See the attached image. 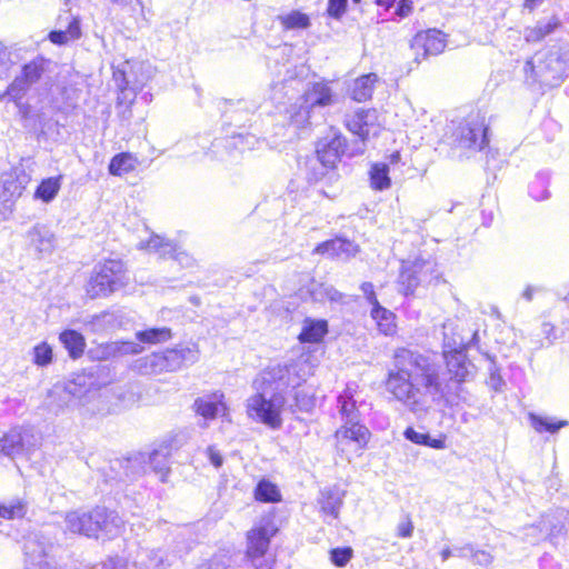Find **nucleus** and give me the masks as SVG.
Masks as SVG:
<instances>
[{"label":"nucleus","mask_w":569,"mask_h":569,"mask_svg":"<svg viewBox=\"0 0 569 569\" xmlns=\"http://www.w3.org/2000/svg\"><path fill=\"white\" fill-rule=\"evenodd\" d=\"M137 159L130 152H120L109 162L108 171L111 176L121 177L136 169Z\"/></svg>","instance_id":"34"},{"label":"nucleus","mask_w":569,"mask_h":569,"mask_svg":"<svg viewBox=\"0 0 569 569\" xmlns=\"http://www.w3.org/2000/svg\"><path fill=\"white\" fill-rule=\"evenodd\" d=\"M28 243L41 254H49L54 248V234L44 226H34L27 232Z\"/></svg>","instance_id":"25"},{"label":"nucleus","mask_w":569,"mask_h":569,"mask_svg":"<svg viewBox=\"0 0 569 569\" xmlns=\"http://www.w3.org/2000/svg\"><path fill=\"white\" fill-rule=\"evenodd\" d=\"M293 399L295 406L302 412H310L316 406L315 396L305 389L296 390Z\"/></svg>","instance_id":"47"},{"label":"nucleus","mask_w":569,"mask_h":569,"mask_svg":"<svg viewBox=\"0 0 569 569\" xmlns=\"http://www.w3.org/2000/svg\"><path fill=\"white\" fill-rule=\"evenodd\" d=\"M560 26V21L557 17H551L546 20L537 22L536 27L527 30L526 40L529 42H536L545 39L547 36L552 33Z\"/></svg>","instance_id":"39"},{"label":"nucleus","mask_w":569,"mask_h":569,"mask_svg":"<svg viewBox=\"0 0 569 569\" xmlns=\"http://www.w3.org/2000/svg\"><path fill=\"white\" fill-rule=\"evenodd\" d=\"M302 170L309 183H317L336 169L325 166L319 156L315 154L306 158Z\"/></svg>","instance_id":"30"},{"label":"nucleus","mask_w":569,"mask_h":569,"mask_svg":"<svg viewBox=\"0 0 569 569\" xmlns=\"http://www.w3.org/2000/svg\"><path fill=\"white\" fill-rule=\"evenodd\" d=\"M371 318L376 321L378 329L385 336H390L396 330L395 315L385 307L371 309Z\"/></svg>","instance_id":"41"},{"label":"nucleus","mask_w":569,"mask_h":569,"mask_svg":"<svg viewBox=\"0 0 569 569\" xmlns=\"http://www.w3.org/2000/svg\"><path fill=\"white\" fill-rule=\"evenodd\" d=\"M90 569H126V563L119 557H111L99 565L92 566Z\"/></svg>","instance_id":"57"},{"label":"nucleus","mask_w":569,"mask_h":569,"mask_svg":"<svg viewBox=\"0 0 569 569\" xmlns=\"http://www.w3.org/2000/svg\"><path fill=\"white\" fill-rule=\"evenodd\" d=\"M528 419L530 422V426L538 432V433H557L561 428L568 426L567 420H557L551 417L541 416L535 412H530L528 415Z\"/></svg>","instance_id":"33"},{"label":"nucleus","mask_w":569,"mask_h":569,"mask_svg":"<svg viewBox=\"0 0 569 569\" xmlns=\"http://www.w3.org/2000/svg\"><path fill=\"white\" fill-rule=\"evenodd\" d=\"M319 503L321 511L325 515L330 516L332 519H337L343 503V495L336 487L325 488L320 492Z\"/></svg>","instance_id":"27"},{"label":"nucleus","mask_w":569,"mask_h":569,"mask_svg":"<svg viewBox=\"0 0 569 569\" xmlns=\"http://www.w3.org/2000/svg\"><path fill=\"white\" fill-rule=\"evenodd\" d=\"M171 452V445L164 442L147 455V469H150L161 482H167L170 473Z\"/></svg>","instance_id":"20"},{"label":"nucleus","mask_w":569,"mask_h":569,"mask_svg":"<svg viewBox=\"0 0 569 569\" xmlns=\"http://www.w3.org/2000/svg\"><path fill=\"white\" fill-rule=\"evenodd\" d=\"M356 117H361L360 124L363 127L366 132L370 136L372 129L375 128V121H376V111L375 110H365L360 109L355 112Z\"/></svg>","instance_id":"52"},{"label":"nucleus","mask_w":569,"mask_h":569,"mask_svg":"<svg viewBox=\"0 0 569 569\" xmlns=\"http://www.w3.org/2000/svg\"><path fill=\"white\" fill-rule=\"evenodd\" d=\"M254 498L261 502H278L281 500V495L278 487L269 480H260L254 489Z\"/></svg>","instance_id":"42"},{"label":"nucleus","mask_w":569,"mask_h":569,"mask_svg":"<svg viewBox=\"0 0 569 569\" xmlns=\"http://www.w3.org/2000/svg\"><path fill=\"white\" fill-rule=\"evenodd\" d=\"M63 391L73 399H80L87 392V388L80 381L72 380L66 383Z\"/></svg>","instance_id":"54"},{"label":"nucleus","mask_w":569,"mask_h":569,"mask_svg":"<svg viewBox=\"0 0 569 569\" xmlns=\"http://www.w3.org/2000/svg\"><path fill=\"white\" fill-rule=\"evenodd\" d=\"M37 439L29 428H12L0 438V455L11 459L34 447Z\"/></svg>","instance_id":"13"},{"label":"nucleus","mask_w":569,"mask_h":569,"mask_svg":"<svg viewBox=\"0 0 569 569\" xmlns=\"http://www.w3.org/2000/svg\"><path fill=\"white\" fill-rule=\"evenodd\" d=\"M300 382L296 363L277 365L263 370L252 382L256 392L246 401L248 418L272 430L280 429L283 423L284 392Z\"/></svg>","instance_id":"2"},{"label":"nucleus","mask_w":569,"mask_h":569,"mask_svg":"<svg viewBox=\"0 0 569 569\" xmlns=\"http://www.w3.org/2000/svg\"><path fill=\"white\" fill-rule=\"evenodd\" d=\"M61 176L43 179L34 191V199L44 203H50L57 197L61 189Z\"/></svg>","instance_id":"36"},{"label":"nucleus","mask_w":569,"mask_h":569,"mask_svg":"<svg viewBox=\"0 0 569 569\" xmlns=\"http://www.w3.org/2000/svg\"><path fill=\"white\" fill-rule=\"evenodd\" d=\"M113 80L119 90L117 109L122 120H129L131 117L130 106L136 99L137 91L143 88L144 81L132 79V66L129 62L113 70Z\"/></svg>","instance_id":"12"},{"label":"nucleus","mask_w":569,"mask_h":569,"mask_svg":"<svg viewBox=\"0 0 569 569\" xmlns=\"http://www.w3.org/2000/svg\"><path fill=\"white\" fill-rule=\"evenodd\" d=\"M64 522L70 532L94 539H112L120 533L123 526V520L117 511L100 506L89 511H70L66 515Z\"/></svg>","instance_id":"4"},{"label":"nucleus","mask_w":569,"mask_h":569,"mask_svg":"<svg viewBox=\"0 0 569 569\" xmlns=\"http://www.w3.org/2000/svg\"><path fill=\"white\" fill-rule=\"evenodd\" d=\"M352 556L353 550L351 547H337L330 550V560L338 568L346 567Z\"/></svg>","instance_id":"48"},{"label":"nucleus","mask_w":569,"mask_h":569,"mask_svg":"<svg viewBox=\"0 0 569 569\" xmlns=\"http://www.w3.org/2000/svg\"><path fill=\"white\" fill-rule=\"evenodd\" d=\"M361 117H356L355 114L347 121V128L351 131L358 139L353 141H362L363 142V151L366 150V141L369 138V134L366 132L363 127L360 124Z\"/></svg>","instance_id":"50"},{"label":"nucleus","mask_w":569,"mask_h":569,"mask_svg":"<svg viewBox=\"0 0 569 569\" xmlns=\"http://www.w3.org/2000/svg\"><path fill=\"white\" fill-rule=\"evenodd\" d=\"M471 560H472L473 565H477V566H480L483 568H488L493 561V556L486 550L476 548Z\"/></svg>","instance_id":"55"},{"label":"nucleus","mask_w":569,"mask_h":569,"mask_svg":"<svg viewBox=\"0 0 569 569\" xmlns=\"http://www.w3.org/2000/svg\"><path fill=\"white\" fill-rule=\"evenodd\" d=\"M451 144L470 152L482 151L489 144V126L480 111L463 118L451 132Z\"/></svg>","instance_id":"8"},{"label":"nucleus","mask_w":569,"mask_h":569,"mask_svg":"<svg viewBox=\"0 0 569 569\" xmlns=\"http://www.w3.org/2000/svg\"><path fill=\"white\" fill-rule=\"evenodd\" d=\"M475 550L476 546L472 543H467L462 547H455V556L463 559H472Z\"/></svg>","instance_id":"62"},{"label":"nucleus","mask_w":569,"mask_h":569,"mask_svg":"<svg viewBox=\"0 0 569 569\" xmlns=\"http://www.w3.org/2000/svg\"><path fill=\"white\" fill-rule=\"evenodd\" d=\"M413 3L411 0H399L396 6L395 13L400 18H406L410 14L412 11Z\"/></svg>","instance_id":"59"},{"label":"nucleus","mask_w":569,"mask_h":569,"mask_svg":"<svg viewBox=\"0 0 569 569\" xmlns=\"http://www.w3.org/2000/svg\"><path fill=\"white\" fill-rule=\"evenodd\" d=\"M59 341L73 360L82 357L86 348V339L82 333L74 329H64L59 335Z\"/></svg>","instance_id":"26"},{"label":"nucleus","mask_w":569,"mask_h":569,"mask_svg":"<svg viewBox=\"0 0 569 569\" xmlns=\"http://www.w3.org/2000/svg\"><path fill=\"white\" fill-rule=\"evenodd\" d=\"M137 339L144 343H159L168 341L171 338V330L167 327L150 328L138 331Z\"/></svg>","instance_id":"44"},{"label":"nucleus","mask_w":569,"mask_h":569,"mask_svg":"<svg viewBox=\"0 0 569 569\" xmlns=\"http://www.w3.org/2000/svg\"><path fill=\"white\" fill-rule=\"evenodd\" d=\"M53 359V350L52 347L42 341L36 345L32 349V361L38 367H47L52 362Z\"/></svg>","instance_id":"46"},{"label":"nucleus","mask_w":569,"mask_h":569,"mask_svg":"<svg viewBox=\"0 0 569 569\" xmlns=\"http://www.w3.org/2000/svg\"><path fill=\"white\" fill-rule=\"evenodd\" d=\"M24 555L27 557L26 569H51L50 565L46 561V553L43 548H40L36 555L34 550L31 551V543L28 541L24 545Z\"/></svg>","instance_id":"45"},{"label":"nucleus","mask_w":569,"mask_h":569,"mask_svg":"<svg viewBox=\"0 0 569 569\" xmlns=\"http://www.w3.org/2000/svg\"><path fill=\"white\" fill-rule=\"evenodd\" d=\"M193 408L199 416L208 420L217 418L220 413L224 415L228 410L224 395L220 391L198 397L194 400Z\"/></svg>","instance_id":"21"},{"label":"nucleus","mask_w":569,"mask_h":569,"mask_svg":"<svg viewBox=\"0 0 569 569\" xmlns=\"http://www.w3.org/2000/svg\"><path fill=\"white\" fill-rule=\"evenodd\" d=\"M371 188L377 191L386 190L391 184L389 177V166L382 162H376L371 166L369 171Z\"/></svg>","instance_id":"40"},{"label":"nucleus","mask_w":569,"mask_h":569,"mask_svg":"<svg viewBox=\"0 0 569 569\" xmlns=\"http://www.w3.org/2000/svg\"><path fill=\"white\" fill-rule=\"evenodd\" d=\"M326 283L311 280L307 287V292L312 301L322 302L326 300V296L323 295L326 292Z\"/></svg>","instance_id":"51"},{"label":"nucleus","mask_w":569,"mask_h":569,"mask_svg":"<svg viewBox=\"0 0 569 569\" xmlns=\"http://www.w3.org/2000/svg\"><path fill=\"white\" fill-rule=\"evenodd\" d=\"M348 0H328L327 13L330 18L340 19L347 9Z\"/></svg>","instance_id":"53"},{"label":"nucleus","mask_w":569,"mask_h":569,"mask_svg":"<svg viewBox=\"0 0 569 569\" xmlns=\"http://www.w3.org/2000/svg\"><path fill=\"white\" fill-rule=\"evenodd\" d=\"M301 99L316 112L335 102L332 89L326 82L311 83L301 96Z\"/></svg>","instance_id":"22"},{"label":"nucleus","mask_w":569,"mask_h":569,"mask_svg":"<svg viewBox=\"0 0 569 569\" xmlns=\"http://www.w3.org/2000/svg\"><path fill=\"white\" fill-rule=\"evenodd\" d=\"M49 39L51 42L56 44H64L70 38L66 31H51L49 34Z\"/></svg>","instance_id":"64"},{"label":"nucleus","mask_w":569,"mask_h":569,"mask_svg":"<svg viewBox=\"0 0 569 569\" xmlns=\"http://www.w3.org/2000/svg\"><path fill=\"white\" fill-rule=\"evenodd\" d=\"M217 108L221 113L222 127L226 129V137L217 138L211 143L212 152L218 154V149L223 147L228 153L232 151L243 152L252 150L259 143L257 134L246 130L254 116L258 104L246 99H218Z\"/></svg>","instance_id":"3"},{"label":"nucleus","mask_w":569,"mask_h":569,"mask_svg":"<svg viewBox=\"0 0 569 569\" xmlns=\"http://www.w3.org/2000/svg\"><path fill=\"white\" fill-rule=\"evenodd\" d=\"M277 20L286 31L306 30L311 26L309 16L299 10H291L289 13L279 14Z\"/></svg>","instance_id":"37"},{"label":"nucleus","mask_w":569,"mask_h":569,"mask_svg":"<svg viewBox=\"0 0 569 569\" xmlns=\"http://www.w3.org/2000/svg\"><path fill=\"white\" fill-rule=\"evenodd\" d=\"M378 80V76L373 72L358 77L349 86L348 92L350 98L357 102H365L371 99Z\"/></svg>","instance_id":"24"},{"label":"nucleus","mask_w":569,"mask_h":569,"mask_svg":"<svg viewBox=\"0 0 569 569\" xmlns=\"http://www.w3.org/2000/svg\"><path fill=\"white\" fill-rule=\"evenodd\" d=\"M128 272L121 259H106L94 264L87 292L91 298L108 297L127 286Z\"/></svg>","instance_id":"7"},{"label":"nucleus","mask_w":569,"mask_h":569,"mask_svg":"<svg viewBox=\"0 0 569 569\" xmlns=\"http://www.w3.org/2000/svg\"><path fill=\"white\" fill-rule=\"evenodd\" d=\"M566 516L563 510H557L542 516L538 526H530L529 531L540 530L543 538L549 539L551 543L557 545L558 539L563 537L567 532L566 529Z\"/></svg>","instance_id":"17"},{"label":"nucleus","mask_w":569,"mask_h":569,"mask_svg":"<svg viewBox=\"0 0 569 569\" xmlns=\"http://www.w3.org/2000/svg\"><path fill=\"white\" fill-rule=\"evenodd\" d=\"M29 181L30 177L24 173L23 169L3 173L0 179V203L9 209L22 194Z\"/></svg>","instance_id":"16"},{"label":"nucleus","mask_w":569,"mask_h":569,"mask_svg":"<svg viewBox=\"0 0 569 569\" xmlns=\"http://www.w3.org/2000/svg\"><path fill=\"white\" fill-rule=\"evenodd\" d=\"M413 523L408 516H406L397 526V536L399 538H410L413 533Z\"/></svg>","instance_id":"56"},{"label":"nucleus","mask_w":569,"mask_h":569,"mask_svg":"<svg viewBox=\"0 0 569 569\" xmlns=\"http://www.w3.org/2000/svg\"><path fill=\"white\" fill-rule=\"evenodd\" d=\"M527 79L555 88L569 78V49L537 52L525 64Z\"/></svg>","instance_id":"5"},{"label":"nucleus","mask_w":569,"mask_h":569,"mask_svg":"<svg viewBox=\"0 0 569 569\" xmlns=\"http://www.w3.org/2000/svg\"><path fill=\"white\" fill-rule=\"evenodd\" d=\"M328 332V322L326 320H308L299 333V340L302 343H318Z\"/></svg>","instance_id":"32"},{"label":"nucleus","mask_w":569,"mask_h":569,"mask_svg":"<svg viewBox=\"0 0 569 569\" xmlns=\"http://www.w3.org/2000/svg\"><path fill=\"white\" fill-rule=\"evenodd\" d=\"M359 251V246L353 241L346 238H333L319 243L315 252L318 254L337 258L340 260H348L355 257Z\"/></svg>","instance_id":"19"},{"label":"nucleus","mask_w":569,"mask_h":569,"mask_svg":"<svg viewBox=\"0 0 569 569\" xmlns=\"http://www.w3.org/2000/svg\"><path fill=\"white\" fill-rule=\"evenodd\" d=\"M353 396L355 390L349 385L338 396L339 412L345 422H355L359 419V411Z\"/></svg>","instance_id":"29"},{"label":"nucleus","mask_w":569,"mask_h":569,"mask_svg":"<svg viewBox=\"0 0 569 569\" xmlns=\"http://www.w3.org/2000/svg\"><path fill=\"white\" fill-rule=\"evenodd\" d=\"M273 535V528L267 525H260L249 530L247 533V557L252 561L262 558Z\"/></svg>","instance_id":"18"},{"label":"nucleus","mask_w":569,"mask_h":569,"mask_svg":"<svg viewBox=\"0 0 569 569\" xmlns=\"http://www.w3.org/2000/svg\"><path fill=\"white\" fill-rule=\"evenodd\" d=\"M199 350L196 345H178L174 348L153 352L140 359V370L147 375L177 371L197 362Z\"/></svg>","instance_id":"6"},{"label":"nucleus","mask_w":569,"mask_h":569,"mask_svg":"<svg viewBox=\"0 0 569 569\" xmlns=\"http://www.w3.org/2000/svg\"><path fill=\"white\" fill-rule=\"evenodd\" d=\"M410 47L415 51V60L419 62L421 59L437 56L443 51L446 47L445 36L437 29L420 31L412 38Z\"/></svg>","instance_id":"15"},{"label":"nucleus","mask_w":569,"mask_h":569,"mask_svg":"<svg viewBox=\"0 0 569 569\" xmlns=\"http://www.w3.org/2000/svg\"><path fill=\"white\" fill-rule=\"evenodd\" d=\"M28 502L19 497L0 503V517L8 520L21 519L27 515Z\"/></svg>","instance_id":"38"},{"label":"nucleus","mask_w":569,"mask_h":569,"mask_svg":"<svg viewBox=\"0 0 569 569\" xmlns=\"http://www.w3.org/2000/svg\"><path fill=\"white\" fill-rule=\"evenodd\" d=\"M550 173L548 171H539L528 186L529 196L536 201L549 199Z\"/></svg>","instance_id":"35"},{"label":"nucleus","mask_w":569,"mask_h":569,"mask_svg":"<svg viewBox=\"0 0 569 569\" xmlns=\"http://www.w3.org/2000/svg\"><path fill=\"white\" fill-rule=\"evenodd\" d=\"M140 248L157 252L160 257L172 260V263L181 268H191L194 264V259L188 252L157 234L151 236L147 242H140Z\"/></svg>","instance_id":"14"},{"label":"nucleus","mask_w":569,"mask_h":569,"mask_svg":"<svg viewBox=\"0 0 569 569\" xmlns=\"http://www.w3.org/2000/svg\"><path fill=\"white\" fill-rule=\"evenodd\" d=\"M545 289L541 286H527L521 293V298L528 302L532 301L535 295L543 292Z\"/></svg>","instance_id":"63"},{"label":"nucleus","mask_w":569,"mask_h":569,"mask_svg":"<svg viewBox=\"0 0 569 569\" xmlns=\"http://www.w3.org/2000/svg\"><path fill=\"white\" fill-rule=\"evenodd\" d=\"M489 378L487 380V385L495 391L501 392L506 387V381L500 373V368L497 366L496 361H491L488 368Z\"/></svg>","instance_id":"49"},{"label":"nucleus","mask_w":569,"mask_h":569,"mask_svg":"<svg viewBox=\"0 0 569 569\" xmlns=\"http://www.w3.org/2000/svg\"><path fill=\"white\" fill-rule=\"evenodd\" d=\"M229 567V560L223 555L213 556L207 565V569H227Z\"/></svg>","instance_id":"58"},{"label":"nucleus","mask_w":569,"mask_h":569,"mask_svg":"<svg viewBox=\"0 0 569 569\" xmlns=\"http://www.w3.org/2000/svg\"><path fill=\"white\" fill-rule=\"evenodd\" d=\"M116 463L123 470V476L128 480H136L138 477L147 473V455L142 452L123 460H116Z\"/></svg>","instance_id":"28"},{"label":"nucleus","mask_w":569,"mask_h":569,"mask_svg":"<svg viewBox=\"0 0 569 569\" xmlns=\"http://www.w3.org/2000/svg\"><path fill=\"white\" fill-rule=\"evenodd\" d=\"M287 114L298 129H306L323 119V116L305 103L301 97L287 109Z\"/></svg>","instance_id":"23"},{"label":"nucleus","mask_w":569,"mask_h":569,"mask_svg":"<svg viewBox=\"0 0 569 569\" xmlns=\"http://www.w3.org/2000/svg\"><path fill=\"white\" fill-rule=\"evenodd\" d=\"M316 154L325 166L337 169L345 157L351 159L363 154V142H349L341 132L332 131L317 142Z\"/></svg>","instance_id":"9"},{"label":"nucleus","mask_w":569,"mask_h":569,"mask_svg":"<svg viewBox=\"0 0 569 569\" xmlns=\"http://www.w3.org/2000/svg\"><path fill=\"white\" fill-rule=\"evenodd\" d=\"M342 433L343 437L357 442L360 447H365L370 437L368 428L361 425L359 419L355 422H345Z\"/></svg>","instance_id":"43"},{"label":"nucleus","mask_w":569,"mask_h":569,"mask_svg":"<svg viewBox=\"0 0 569 569\" xmlns=\"http://www.w3.org/2000/svg\"><path fill=\"white\" fill-rule=\"evenodd\" d=\"M441 276L438 264L433 259L416 258L402 261L399 274V283L405 293H413L417 287L437 282Z\"/></svg>","instance_id":"11"},{"label":"nucleus","mask_w":569,"mask_h":569,"mask_svg":"<svg viewBox=\"0 0 569 569\" xmlns=\"http://www.w3.org/2000/svg\"><path fill=\"white\" fill-rule=\"evenodd\" d=\"M455 340L443 342L442 356L447 370L437 353L416 348H398L393 353V369L386 380V389L410 412L425 415L435 403L458 398L468 380L467 357Z\"/></svg>","instance_id":"1"},{"label":"nucleus","mask_w":569,"mask_h":569,"mask_svg":"<svg viewBox=\"0 0 569 569\" xmlns=\"http://www.w3.org/2000/svg\"><path fill=\"white\" fill-rule=\"evenodd\" d=\"M50 66V60L37 57L24 63L21 71L3 92H0V101L18 102L23 100L31 87L40 81Z\"/></svg>","instance_id":"10"},{"label":"nucleus","mask_w":569,"mask_h":569,"mask_svg":"<svg viewBox=\"0 0 569 569\" xmlns=\"http://www.w3.org/2000/svg\"><path fill=\"white\" fill-rule=\"evenodd\" d=\"M403 437L406 440L419 445L429 447L432 449H445L446 448V437L439 436L438 438L431 437L428 432L417 431L413 427H407L403 431Z\"/></svg>","instance_id":"31"},{"label":"nucleus","mask_w":569,"mask_h":569,"mask_svg":"<svg viewBox=\"0 0 569 569\" xmlns=\"http://www.w3.org/2000/svg\"><path fill=\"white\" fill-rule=\"evenodd\" d=\"M207 456H208L209 461L211 462V465L214 468H220L223 465V457L216 447H213V446L208 447Z\"/></svg>","instance_id":"61"},{"label":"nucleus","mask_w":569,"mask_h":569,"mask_svg":"<svg viewBox=\"0 0 569 569\" xmlns=\"http://www.w3.org/2000/svg\"><path fill=\"white\" fill-rule=\"evenodd\" d=\"M11 63L10 52L0 43V78L9 70Z\"/></svg>","instance_id":"60"}]
</instances>
